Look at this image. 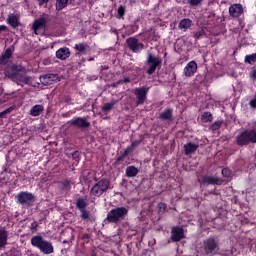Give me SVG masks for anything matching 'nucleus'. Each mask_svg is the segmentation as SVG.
I'll return each mask as SVG.
<instances>
[{"label": "nucleus", "instance_id": "nucleus-35", "mask_svg": "<svg viewBox=\"0 0 256 256\" xmlns=\"http://www.w3.org/2000/svg\"><path fill=\"white\" fill-rule=\"evenodd\" d=\"M187 3L190 5V7H199V5L203 3V0H187Z\"/></svg>", "mask_w": 256, "mask_h": 256}, {"label": "nucleus", "instance_id": "nucleus-32", "mask_svg": "<svg viewBox=\"0 0 256 256\" xmlns=\"http://www.w3.org/2000/svg\"><path fill=\"white\" fill-rule=\"evenodd\" d=\"M53 77V75H50V74H46L42 77H40V82L43 84V85H51V78Z\"/></svg>", "mask_w": 256, "mask_h": 256}, {"label": "nucleus", "instance_id": "nucleus-11", "mask_svg": "<svg viewBox=\"0 0 256 256\" xmlns=\"http://www.w3.org/2000/svg\"><path fill=\"white\" fill-rule=\"evenodd\" d=\"M16 199L18 203L21 205H25V203H29L30 201H33V194L29 192H20L17 196Z\"/></svg>", "mask_w": 256, "mask_h": 256}, {"label": "nucleus", "instance_id": "nucleus-27", "mask_svg": "<svg viewBox=\"0 0 256 256\" xmlns=\"http://www.w3.org/2000/svg\"><path fill=\"white\" fill-rule=\"evenodd\" d=\"M8 23L11 25V27H18L19 26V20L17 19V16L14 14H10L7 19Z\"/></svg>", "mask_w": 256, "mask_h": 256}, {"label": "nucleus", "instance_id": "nucleus-15", "mask_svg": "<svg viewBox=\"0 0 256 256\" xmlns=\"http://www.w3.org/2000/svg\"><path fill=\"white\" fill-rule=\"evenodd\" d=\"M74 49L76 51V55H87V53H89V46L87 43L75 44Z\"/></svg>", "mask_w": 256, "mask_h": 256}, {"label": "nucleus", "instance_id": "nucleus-5", "mask_svg": "<svg viewBox=\"0 0 256 256\" xmlns=\"http://www.w3.org/2000/svg\"><path fill=\"white\" fill-rule=\"evenodd\" d=\"M161 63H163V60L160 57L148 53L146 60V64L149 65L148 69L146 70L147 74L153 75L157 70V67H161Z\"/></svg>", "mask_w": 256, "mask_h": 256}, {"label": "nucleus", "instance_id": "nucleus-33", "mask_svg": "<svg viewBox=\"0 0 256 256\" xmlns=\"http://www.w3.org/2000/svg\"><path fill=\"white\" fill-rule=\"evenodd\" d=\"M76 207H78V209H80V211L85 210V207H87V202L85 201V199H78L76 201Z\"/></svg>", "mask_w": 256, "mask_h": 256}, {"label": "nucleus", "instance_id": "nucleus-42", "mask_svg": "<svg viewBox=\"0 0 256 256\" xmlns=\"http://www.w3.org/2000/svg\"><path fill=\"white\" fill-rule=\"evenodd\" d=\"M221 127V121H217L212 125L213 131H216V129H219Z\"/></svg>", "mask_w": 256, "mask_h": 256}, {"label": "nucleus", "instance_id": "nucleus-29", "mask_svg": "<svg viewBox=\"0 0 256 256\" xmlns=\"http://www.w3.org/2000/svg\"><path fill=\"white\" fill-rule=\"evenodd\" d=\"M201 121H203V123H211V121H213V114H211V112H204L201 115Z\"/></svg>", "mask_w": 256, "mask_h": 256}, {"label": "nucleus", "instance_id": "nucleus-17", "mask_svg": "<svg viewBox=\"0 0 256 256\" xmlns=\"http://www.w3.org/2000/svg\"><path fill=\"white\" fill-rule=\"evenodd\" d=\"M5 75L6 77H9L10 79H15L17 78V75H19V70L17 69V66H8L5 69Z\"/></svg>", "mask_w": 256, "mask_h": 256}, {"label": "nucleus", "instance_id": "nucleus-47", "mask_svg": "<svg viewBox=\"0 0 256 256\" xmlns=\"http://www.w3.org/2000/svg\"><path fill=\"white\" fill-rule=\"evenodd\" d=\"M5 29H7V26H5V25H0V31H5Z\"/></svg>", "mask_w": 256, "mask_h": 256}, {"label": "nucleus", "instance_id": "nucleus-34", "mask_svg": "<svg viewBox=\"0 0 256 256\" xmlns=\"http://www.w3.org/2000/svg\"><path fill=\"white\" fill-rule=\"evenodd\" d=\"M256 61V53L251 54V55H246L245 57V62L249 63V65H253Z\"/></svg>", "mask_w": 256, "mask_h": 256}, {"label": "nucleus", "instance_id": "nucleus-46", "mask_svg": "<svg viewBox=\"0 0 256 256\" xmlns=\"http://www.w3.org/2000/svg\"><path fill=\"white\" fill-rule=\"evenodd\" d=\"M7 113H11V109H6L3 112H0V117H3L4 115H7Z\"/></svg>", "mask_w": 256, "mask_h": 256}, {"label": "nucleus", "instance_id": "nucleus-39", "mask_svg": "<svg viewBox=\"0 0 256 256\" xmlns=\"http://www.w3.org/2000/svg\"><path fill=\"white\" fill-rule=\"evenodd\" d=\"M37 227H39V223L34 221L30 224L29 229L32 233H35L37 231Z\"/></svg>", "mask_w": 256, "mask_h": 256}, {"label": "nucleus", "instance_id": "nucleus-6", "mask_svg": "<svg viewBox=\"0 0 256 256\" xmlns=\"http://www.w3.org/2000/svg\"><path fill=\"white\" fill-rule=\"evenodd\" d=\"M204 251L206 255H215V253L219 251V245L217 244V241H215L213 238H209L204 241Z\"/></svg>", "mask_w": 256, "mask_h": 256}, {"label": "nucleus", "instance_id": "nucleus-4", "mask_svg": "<svg viewBox=\"0 0 256 256\" xmlns=\"http://www.w3.org/2000/svg\"><path fill=\"white\" fill-rule=\"evenodd\" d=\"M128 213L129 210L125 207L114 208L108 212L106 219L109 223H118V221H123Z\"/></svg>", "mask_w": 256, "mask_h": 256}, {"label": "nucleus", "instance_id": "nucleus-24", "mask_svg": "<svg viewBox=\"0 0 256 256\" xmlns=\"http://www.w3.org/2000/svg\"><path fill=\"white\" fill-rule=\"evenodd\" d=\"M144 41H157V35H155V30L150 29L146 31L144 34Z\"/></svg>", "mask_w": 256, "mask_h": 256}, {"label": "nucleus", "instance_id": "nucleus-9", "mask_svg": "<svg viewBox=\"0 0 256 256\" xmlns=\"http://www.w3.org/2000/svg\"><path fill=\"white\" fill-rule=\"evenodd\" d=\"M134 93L137 97V105H143L145 99H147V88H136Z\"/></svg>", "mask_w": 256, "mask_h": 256}, {"label": "nucleus", "instance_id": "nucleus-14", "mask_svg": "<svg viewBox=\"0 0 256 256\" xmlns=\"http://www.w3.org/2000/svg\"><path fill=\"white\" fill-rule=\"evenodd\" d=\"M14 81L17 83V85H29L31 83V77L18 72V75L16 76V79Z\"/></svg>", "mask_w": 256, "mask_h": 256}, {"label": "nucleus", "instance_id": "nucleus-19", "mask_svg": "<svg viewBox=\"0 0 256 256\" xmlns=\"http://www.w3.org/2000/svg\"><path fill=\"white\" fill-rule=\"evenodd\" d=\"M172 240L174 241H181L183 239V228L180 227H174L172 228Z\"/></svg>", "mask_w": 256, "mask_h": 256}, {"label": "nucleus", "instance_id": "nucleus-48", "mask_svg": "<svg viewBox=\"0 0 256 256\" xmlns=\"http://www.w3.org/2000/svg\"><path fill=\"white\" fill-rule=\"evenodd\" d=\"M123 83H129V77L124 78V80H122Z\"/></svg>", "mask_w": 256, "mask_h": 256}, {"label": "nucleus", "instance_id": "nucleus-28", "mask_svg": "<svg viewBox=\"0 0 256 256\" xmlns=\"http://www.w3.org/2000/svg\"><path fill=\"white\" fill-rule=\"evenodd\" d=\"M140 143L141 141L139 140L132 142L131 145L124 150V155H129V153H131L135 147H139Z\"/></svg>", "mask_w": 256, "mask_h": 256}, {"label": "nucleus", "instance_id": "nucleus-1", "mask_svg": "<svg viewBox=\"0 0 256 256\" xmlns=\"http://www.w3.org/2000/svg\"><path fill=\"white\" fill-rule=\"evenodd\" d=\"M31 245L32 247H36V249H39V251L44 255H51V253L55 251V248L53 247V243L43 239V236L41 235L32 237Z\"/></svg>", "mask_w": 256, "mask_h": 256}, {"label": "nucleus", "instance_id": "nucleus-38", "mask_svg": "<svg viewBox=\"0 0 256 256\" xmlns=\"http://www.w3.org/2000/svg\"><path fill=\"white\" fill-rule=\"evenodd\" d=\"M222 175L223 177H227V179H229V177L233 175V172H231L229 168H224L222 169Z\"/></svg>", "mask_w": 256, "mask_h": 256}, {"label": "nucleus", "instance_id": "nucleus-10", "mask_svg": "<svg viewBox=\"0 0 256 256\" xmlns=\"http://www.w3.org/2000/svg\"><path fill=\"white\" fill-rule=\"evenodd\" d=\"M68 125H72L73 127H80V128H85V127H89V122L87 121V119L85 118H73L72 120H70L68 122Z\"/></svg>", "mask_w": 256, "mask_h": 256}, {"label": "nucleus", "instance_id": "nucleus-18", "mask_svg": "<svg viewBox=\"0 0 256 256\" xmlns=\"http://www.w3.org/2000/svg\"><path fill=\"white\" fill-rule=\"evenodd\" d=\"M202 183H207V185H221L223 180L213 176H205Z\"/></svg>", "mask_w": 256, "mask_h": 256}, {"label": "nucleus", "instance_id": "nucleus-31", "mask_svg": "<svg viewBox=\"0 0 256 256\" xmlns=\"http://www.w3.org/2000/svg\"><path fill=\"white\" fill-rule=\"evenodd\" d=\"M10 57H11V49H7L4 55L0 58V64L3 65L7 63Z\"/></svg>", "mask_w": 256, "mask_h": 256}, {"label": "nucleus", "instance_id": "nucleus-2", "mask_svg": "<svg viewBox=\"0 0 256 256\" xmlns=\"http://www.w3.org/2000/svg\"><path fill=\"white\" fill-rule=\"evenodd\" d=\"M111 189V181L109 179L103 178L99 180L90 190V197L95 199V197H101L103 193H107Z\"/></svg>", "mask_w": 256, "mask_h": 256}, {"label": "nucleus", "instance_id": "nucleus-21", "mask_svg": "<svg viewBox=\"0 0 256 256\" xmlns=\"http://www.w3.org/2000/svg\"><path fill=\"white\" fill-rule=\"evenodd\" d=\"M197 149H199V145L195 143L188 142L184 145L185 155H193Z\"/></svg>", "mask_w": 256, "mask_h": 256}, {"label": "nucleus", "instance_id": "nucleus-36", "mask_svg": "<svg viewBox=\"0 0 256 256\" xmlns=\"http://www.w3.org/2000/svg\"><path fill=\"white\" fill-rule=\"evenodd\" d=\"M123 15H125V7L124 6H119L118 10H117L118 19L123 18Z\"/></svg>", "mask_w": 256, "mask_h": 256}, {"label": "nucleus", "instance_id": "nucleus-43", "mask_svg": "<svg viewBox=\"0 0 256 256\" xmlns=\"http://www.w3.org/2000/svg\"><path fill=\"white\" fill-rule=\"evenodd\" d=\"M250 78L252 79V81H256V69L251 70Z\"/></svg>", "mask_w": 256, "mask_h": 256}, {"label": "nucleus", "instance_id": "nucleus-41", "mask_svg": "<svg viewBox=\"0 0 256 256\" xmlns=\"http://www.w3.org/2000/svg\"><path fill=\"white\" fill-rule=\"evenodd\" d=\"M79 155H80L79 151H75L72 154V159H74L76 163H79Z\"/></svg>", "mask_w": 256, "mask_h": 256}, {"label": "nucleus", "instance_id": "nucleus-23", "mask_svg": "<svg viewBox=\"0 0 256 256\" xmlns=\"http://www.w3.org/2000/svg\"><path fill=\"white\" fill-rule=\"evenodd\" d=\"M193 25V21L189 18H184L180 21L178 27L179 29H183V31H187Z\"/></svg>", "mask_w": 256, "mask_h": 256}, {"label": "nucleus", "instance_id": "nucleus-22", "mask_svg": "<svg viewBox=\"0 0 256 256\" xmlns=\"http://www.w3.org/2000/svg\"><path fill=\"white\" fill-rule=\"evenodd\" d=\"M45 27V18H39L35 20L33 24V29L36 35H39V31Z\"/></svg>", "mask_w": 256, "mask_h": 256}, {"label": "nucleus", "instance_id": "nucleus-13", "mask_svg": "<svg viewBox=\"0 0 256 256\" xmlns=\"http://www.w3.org/2000/svg\"><path fill=\"white\" fill-rule=\"evenodd\" d=\"M231 17H241L243 15V6L241 4H233L229 8Z\"/></svg>", "mask_w": 256, "mask_h": 256}, {"label": "nucleus", "instance_id": "nucleus-20", "mask_svg": "<svg viewBox=\"0 0 256 256\" xmlns=\"http://www.w3.org/2000/svg\"><path fill=\"white\" fill-rule=\"evenodd\" d=\"M44 111L45 107H43V105L41 104H37L30 109V115L31 117H39V115H41V113H43Z\"/></svg>", "mask_w": 256, "mask_h": 256}, {"label": "nucleus", "instance_id": "nucleus-12", "mask_svg": "<svg viewBox=\"0 0 256 256\" xmlns=\"http://www.w3.org/2000/svg\"><path fill=\"white\" fill-rule=\"evenodd\" d=\"M56 57L61 59V61H65V59L71 57V50L68 47H62L56 51Z\"/></svg>", "mask_w": 256, "mask_h": 256}, {"label": "nucleus", "instance_id": "nucleus-51", "mask_svg": "<svg viewBox=\"0 0 256 256\" xmlns=\"http://www.w3.org/2000/svg\"><path fill=\"white\" fill-rule=\"evenodd\" d=\"M69 185V182H65V186L67 187Z\"/></svg>", "mask_w": 256, "mask_h": 256}, {"label": "nucleus", "instance_id": "nucleus-49", "mask_svg": "<svg viewBox=\"0 0 256 256\" xmlns=\"http://www.w3.org/2000/svg\"><path fill=\"white\" fill-rule=\"evenodd\" d=\"M137 3V0H130V5H135Z\"/></svg>", "mask_w": 256, "mask_h": 256}, {"label": "nucleus", "instance_id": "nucleus-44", "mask_svg": "<svg viewBox=\"0 0 256 256\" xmlns=\"http://www.w3.org/2000/svg\"><path fill=\"white\" fill-rule=\"evenodd\" d=\"M158 208L160 209V211H165V209H167V204L159 203Z\"/></svg>", "mask_w": 256, "mask_h": 256}, {"label": "nucleus", "instance_id": "nucleus-3", "mask_svg": "<svg viewBox=\"0 0 256 256\" xmlns=\"http://www.w3.org/2000/svg\"><path fill=\"white\" fill-rule=\"evenodd\" d=\"M237 145H247L248 143H256V122L254 129L244 130L236 137Z\"/></svg>", "mask_w": 256, "mask_h": 256}, {"label": "nucleus", "instance_id": "nucleus-16", "mask_svg": "<svg viewBox=\"0 0 256 256\" xmlns=\"http://www.w3.org/2000/svg\"><path fill=\"white\" fill-rule=\"evenodd\" d=\"M9 239V233L5 229H0V251H3L7 247V241Z\"/></svg>", "mask_w": 256, "mask_h": 256}, {"label": "nucleus", "instance_id": "nucleus-30", "mask_svg": "<svg viewBox=\"0 0 256 256\" xmlns=\"http://www.w3.org/2000/svg\"><path fill=\"white\" fill-rule=\"evenodd\" d=\"M69 3V0H57L56 1V9L57 11H61L67 7V4Z\"/></svg>", "mask_w": 256, "mask_h": 256}, {"label": "nucleus", "instance_id": "nucleus-45", "mask_svg": "<svg viewBox=\"0 0 256 256\" xmlns=\"http://www.w3.org/2000/svg\"><path fill=\"white\" fill-rule=\"evenodd\" d=\"M250 107H252V109L256 108V98L250 100Z\"/></svg>", "mask_w": 256, "mask_h": 256}, {"label": "nucleus", "instance_id": "nucleus-50", "mask_svg": "<svg viewBox=\"0 0 256 256\" xmlns=\"http://www.w3.org/2000/svg\"><path fill=\"white\" fill-rule=\"evenodd\" d=\"M232 255V253L231 252H228V254L226 255V256H231Z\"/></svg>", "mask_w": 256, "mask_h": 256}, {"label": "nucleus", "instance_id": "nucleus-7", "mask_svg": "<svg viewBox=\"0 0 256 256\" xmlns=\"http://www.w3.org/2000/svg\"><path fill=\"white\" fill-rule=\"evenodd\" d=\"M127 45L131 51L134 53H139V51H143V43L139 42L136 38L127 39Z\"/></svg>", "mask_w": 256, "mask_h": 256}, {"label": "nucleus", "instance_id": "nucleus-26", "mask_svg": "<svg viewBox=\"0 0 256 256\" xmlns=\"http://www.w3.org/2000/svg\"><path fill=\"white\" fill-rule=\"evenodd\" d=\"M138 174H139V169H137V167L129 166L126 168V175L128 177H137Z\"/></svg>", "mask_w": 256, "mask_h": 256}, {"label": "nucleus", "instance_id": "nucleus-37", "mask_svg": "<svg viewBox=\"0 0 256 256\" xmlns=\"http://www.w3.org/2000/svg\"><path fill=\"white\" fill-rule=\"evenodd\" d=\"M114 106H115V102L106 103V104H104L102 109H103V111H111V109H113Z\"/></svg>", "mask_w": 256, "mask_h": 256}, {"label": "nucleus", "instance_id": "nucleus-25", "mask_svg": "<svg viewBox=\"0 0 256 256\" xmlns=\"http://www.w3.org/2000/svg\"><path fill=\"white\" fill-rule=\"evenodd\" d=\"M173 117V110L171 109H165L161 114H160V119L163 121H171Z\"/></svg>", "mask_w": 256, "mask_h": 256}, {"label": "nucleus", "instance_id": "nucleus-40", "mask_svg": "<svg viewBox=\"0 0 256 256\" xmlns=\"http://www.w3.org/2000/svg\"><path fill=\"white\" fill-rule=\"evenodd\" d=\"M81 212V217L82 219H89L90 215H89V211H87L86 209L84 210H80Z\"/></svg>", "mask_w": 256, "mask_h": 256}, {"label": "nucleus", "instance_id": "nucleus-8", "mask_svg": "<svg viewBox=\"0 0 256 256\" xmlns=\"http://www.w3.org/2000/svg\"><path fill=\"white\" fill-rule=\"evenodd\" d=\"M195 73H197V62L192 60L184 67V75L185 77H193Z\"/></svg>", "mask_w": 256, "mask_h": 256}]
</instances>
